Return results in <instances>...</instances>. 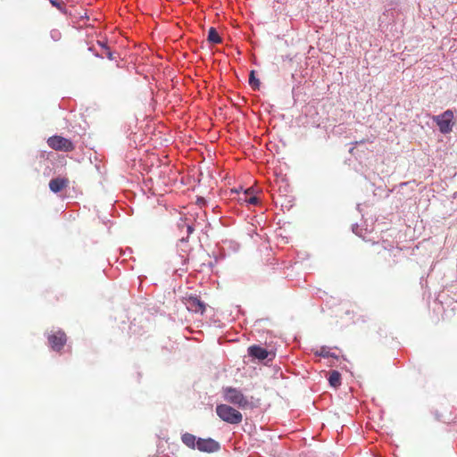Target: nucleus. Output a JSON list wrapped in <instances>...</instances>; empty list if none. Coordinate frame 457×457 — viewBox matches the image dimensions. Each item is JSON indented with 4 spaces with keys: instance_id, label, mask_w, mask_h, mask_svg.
Wrapping results in <instances>:
<instances>
[{
    "instance_id": "nucleus-1",
    "label": "nucleus",
    "mask_w": 457,
    "mask_h": 457,
    "mask_svg": "<svg viewBox=\"0 0 457 457\" xmlns=\"http://www.w3.org/2000/svg\"><path fill=\"white\" fill-rule=\"evenodd\" d=\"M273 181L271 182L272 191L278 194L274 200L276 204L278 202L281 203V206L283 205V198L285 196L286 192V175L283 174V169L281 166L274 167L273 169Z\"/></svg>"
},
{
    "instance_id": "nucleus-2",
    "label": "nucleus",
    "mask_w": 457,
    "mask_h": 457,
    "mask_svg": "<svg viewBox=\"0 0 457 457\" xmlns=\"http://www.w3.org/2000/svg\"><path fill=\"white\" fill-rule=\"evenodd\" d=\"M216 413L223 421L229 424H239L243 419L238 411L227 404L217 405Z\"/></svg>"
},
{
    "instance_id": "nucleus-3",
    "label": "nucleus",
    "mask_w": 457,
    "mask_h": 457,
    "mask_svg": "<svg viewBox=\"0 0 457 457\" xmlns=\"http://www.w3.org/2000/svg\"><path fill=\"white\" fill-rule=\"evenodd\" d=\"M453 112L452 110H446L441 114L433 117V120L436 123L442 134H448L453 130Z\"/></svg>"
},
{
    "instance_id": "nucleus-4",
    "label": "nucleus",
    "mask_w": 457,
    "mask_h": 457,
    "mask_svg": "<svg viewBox=\"0 0 457 457\" xmlns=\"http://www.w3.org/2000/svg\"><path fill=\"white\" fill-rule=\"evenodd\" d=\"M49 147L55 151L71 152L75 149L74 144L68 138L62 136H52L47 139Z\"/></svg>"
},
{
    "instance_id": "nucleus-5",
    "label": "nucleus",
    "mask_w": 457,
    "mask_h": 457,
    "mask_svg": "<svg viewBox=\"0 0 457 457\" xmlns=\"http://www.w3.org/2000/svg\"><path fill=\"white\" fill-rule=\"evenodd\" d=\"M225 400L241 408H245L250 404L242 392L233 387L225 389Z\"/></svg>"
},
{
    "instance_id": "nucleus-6",
    "label": "nucleus",
    "mask_w": 457,
    "mask_h": 457,
    "mask_svg": "<svg viewBox=\"0 0 457 457\" xmlns=\"http://www.w3.org/2000/svg\"><path fill=\"white\" fill-rule=\"evenodd\" d=\"M47 338L51 348L57 352H60L67 342L66 334L62 330L50 334Z\"/></svg>"
},
{
    "instance_id": "nucleus-7",
    "label": "nucleus",
    "mask_w": 457,
    "mask_h": 457,
    "mask_svg": "<svg viewBox=\"0 0 457 457\" xmlns=\"http://www.w3.org/2000/svg\"><path fill=\"white\" fill-rule=\"evenodd\" d=\"M183 302L189 312L201 314H204L205 312V303L198 296L190 295L185 297Z\"/></svg>"
},
{
    "instance_id": "nucleus-8",
    "label": "nucleus",
    "mask_w": 457,
    "mask_h": 457,
    "mask_svg": "<svg viewBox=\"0 0 457 457\" xmlns=\"http://www.w3.org/2000/svg\"><path fill=\"white\" fill-rule=\"evenodd\" d=\"M196 447L201 452L213 453L220 449V444L212 438H198Z\"/></svg>"
},
{
    "instance_id": "nucleus-9",
    "label": "nucleus",
    "mask_w": 457,
    "mask_h": 457,
    "mask_svg": "<svg viewBox=\"0 0 457 457\" xmlns=\"http://www.w3.org/2000/svg\"><path fill=\"white\" fill-rule=\"evenodd\" d=\"M67 178H55L50 180L49 188L54 193H58L69 186Z\"/></svg>"
},
{
    "instance_id": "nucleus-10",
    "label": "nucleus",
    "mask_w": 457,
    "mask_h": 457,
    "mask_svg": "<svg viewBox=\"0 0 457 457\" xmlns=\"http://www.w3.org/2000/svg\"><path fill=\"white\" fill-rule=\"evenodd\" d=\"M248 353L250 356L254 357L258 360H264L268 357L267 350L259 345L250 346L248 348Z\"/></svg>"
},
{
    "instance_id": "nucleus-11",
    "label": "nucleus",
    "mask_w": 457,
    "mask_h": 457,
    "mask_svg": "<svg viewBox=\"0 0 457 457\" xmlns=\"http://www.w3.org/2000/svg\"><path fill=\"white\" fill-rule=\"evenodd\" d=\"M181 440L184 445L191 449H195L196 447L197 439L195 436L190 433H185L181 436Z\"/></svg>"
},
{
    "instance_id": "nucleus-12",
    "label": "nucleus",
    "mask_w": 457,
    "mask_h": 457,
    "mask_svg": "<svg viewBox=\"0 0 457 457\" xmlns=\"http://www.w3.org/2000/svg\"><path fill=\"white\" fill-rule=\"evenodd\" d=\"M314 353H315V355L320 356L323 358H327V357H332L335 359L338 358L337 355L334 353H331L330 348L326 345H323L320 349L316 350Z\"/></svg>"
},
{
    "instance_id": "nucleus-13",
    "label": "nucleus",
    "mask_w": 457,
    "mask_h": 457,
    "mask_svg": "<svg viewBox=\"0 0 457 457\" xmlns=\"http://www.w3.org/2000/svg\"><path fill=\"white\" fill-rule=\"evenodd\" d=\"M269 150L271 152H273V151L275 152L274 155H278V161H279V159H283V154H284L283 145L282 146L278 145V144L276 141H270L269 143Z\"/></svg>"
},
{
    "instance_id": "nucleus-14",
    "label": "nucleus",
    "mask_w": 457,
    "mask_h": 457,
    "mask_svg": "<svg viewBox=\"0 0 457 457\" xmlns=\"http://www.w3.org/2000/svg\"><path fill=\"white\" fill-rule=\"evenodd\" d=\"M97 44L102 48V53L101 54H96L97 56H99L101 58L107 57L109 60H113L114 59L113 53L110 50V48L104 43L97 41Z\"/></svg>"
},
{
    "instance_id": "nucleus-15",
    "label": "nucleus",
    "mask_w": 457,
    "mask_h": 457,
    "mask_svg": "<svg viewBox=\"0 0 457 457\" xmlns=\"http://www.w3.org/2000/svg\"><path fill=\"white\" fill-rule=\"evenodd\" d=\"M328 382L330 386L337 387L341 384V374L337 370H332L329 373Z\"/></svg>"
},
{
    "instance_id": "nucleus-16",
    "label": "nucleus",
    "mask_w": 457,
    "mask_h": 457,
    "mask_svg": "<svg viewBox=\"0 0 457 457\" xmlns=\"http://www.w3.org/2000/svg\"><path fill=\"white\" fill-rule=\"evenodd\" d=\"M208 41L212 44H220L221 42V37L218 34L217 30L214 28H210L208 31Z\"/></svg>"
},
{
    "instance_id": "nucleus-17",
    "label": "nucleus",
    "mask_w": 457,
    "mask_h": 457,
    "mask_svg": "<svg viewBox=\"0 0 457 457\" xmlns=\"http://www.w3.org/2000/svg\"><path fill=\"white\" fill-rule=\"evenodd\" d=\"M249 84L252 86L253 88H257L258 86H259V79H255L254 77V71H252L251 73H250V78H249Z\"/></svg>"
},
{
    "instance_id": "nucleus-18",
    "label": "nucleus",
    "mask_w": 457,
    "mask_h": 457,
    "mask_svg": "<svg viewBox=\"0 0 457 457\" xmlns=\"http://www.w3.org/2000/svg\"><path fill=\"white\" fill-rule=\"evenodd\" d=\"M345 129V127L344 124H339L337 126H336L334 129H333V134L335 135H342L344 133Z\"/></svg>"
},
{
    "instance_id": "nucleus-19",
    "label": "nucleus",
    "mask_w": 457,
    "mask_h": 457,
    "mask_svg": "<svg viewBox=\"0 0 457 457\" xmlns=\"http://www.w3.org/2000/svg\"><path fill=\"white\" fill-rule=\"evenodd\" d=\"M179 227L181 228V229L186 228L187 236H189L194 231L193 227L191 225H189V224L185 223V222L180 224Z\"/></svg>"
},
{
    "instance_id": "nucleus-20",
    "label": "nucleus",
    "mask_w": 457,
    "mask_h": 457,
    "mask_svg": "<svg viewBox=\"0 0 457 457\" xmlns=\"http://www.w3.org/2000/svg\"><path fill=\"white\" fill-rule=\"evenodd\" d=\"M259 203V199L257 196L255 195H250L248 196V200H247V204H257Z\"/></svg>"
},
{
    "instance_id": "nucleus-21",
    "label": "nucleus",
    "mask_w": 457,
    "mask_h": 457,
    "mask_svg": "<svg viewBox=\"0 0 457 457\" xmlns=\"http://www.w3.org/2000/svg\"><path fill=\"white\" fill-rule=\"evenodd\" d=\"M278 241H281V243H284V237L282 235V228H279L278 231H276Z\"/></svg>"
},
{
    "instance_id": "nucleus-22",
    "label": "nucleus",
    "mask_w": 457,
    "mask_h": 457,
    "mask_svg": "<svg viewBox=\"0 0 457 457\" xmlns=\"http://www.w3.org/2000/svg\"><path fill=\"white\" fill-rule=\"evenodd\" d=\"M53 6H55L57 8H61V5L62 4L60 0H49Z\"/></svg>"
},
{
    "instance_id": "nucleus-23",
    "label": "nucleus",
    "mask_w": 457,
    "mask_h": 457,
    "mask_svg": "<svg viewBox=\"0 0 457 457\" xmlns=\"http://www.w3.org/2000/svg\"><path fill=\"white\" fill-rule=\"evenodd\" d=\"M254 189L253 187H248L247 189L244 190V195H246L248 196L254 195Z\"/></svg>"
},
{
    "instance_id": "nucleus-24",
    "label": "nucleus",
    "mask_w": 457,
    "mask_h": 457,
    "mask_svg": "<svg viewBox=\"0 0 457 457\" xmlns=\"http://www.w3.org/2000/svg\"><path fill=\"white\" fill-rule=\"evenodd\" d=\"M247 200H248V195H244V194L242 196H239V198H238V201H240L242 203H247Z\"/></svg>"
},
{
    "instance_id": "nucleus-25",
    "label": "nucleus",
    "mask_w": 457,
    "mask_h": 457,
    "mask_svg": "<svg viewBox=\"0 0 457 457\" xmlns=\"http://www.w3.org/2000/svg\"><path fill=\"white\" fill-rule=\"evenodd\" d=\"M240 191H243V188L242 187H239L238 189H236L235 192L236 193H239Z\"/></svg>"
},
{
    "instance_id": "nucleus-26",
    "label": "nucleus",
    "mask_w": 457,
    "mask_h": 457,
    "mask_svg": "<svg viewBox=\"0 0 457 457\" xmlns=\"http://www.w3.org/2000/svg\"><path fill=\"white\" fill-rule=\"evenodd\" d=\"M357 227V225H353L352 228V230L354 232V228Z\"/></svg>"
}]
</instances>
